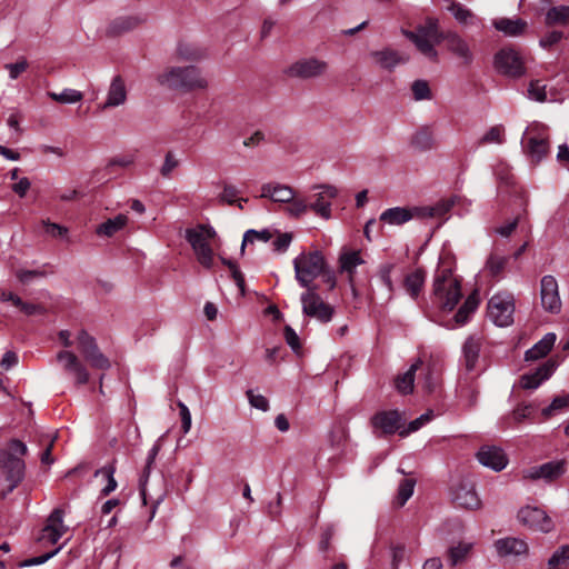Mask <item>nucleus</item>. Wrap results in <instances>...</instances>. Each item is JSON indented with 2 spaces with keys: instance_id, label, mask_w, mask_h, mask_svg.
<instances>
[{
  "instance_id": "8fccbe9b",
  "label": "nucleus",
  "mask_w": 569,
  "mask_h": 569,
  "mask_svg": "<svg viewBox=\"0 0 569 569\" xmlns=\"http://www.w3.org/2000/svg\"><path fill=\"white\" fill-rule=\"evenodd\" d=\"M537 406L535 403H520L518 405L507 420L513 421L515 423H521L527 419H530Z\"/></svg>"
},
{
  "instance_id": "69168bd1",
  "label": "nucleus",
  "mask_w": 569,
  "mask_h": 569,
  "mask_svg": "<svg viewBox=\"0 0 569 569\" xmlns=\"http://www.w3.org/2000/svg\"><path fill=\"white\" fill-rule=\"evenodd\" d=\"M179 166V160L176 159L172 151H168L164 157L163 164L160 172L163 177H169L171 172Z\"/></svg>"
},
{
  "instance_id": "b1692460",
  "label": "nucleus",
  "mask_w": 569,
  "mask_h": 569,
  "mask_svg": "<svg viewBox=\"0 0 569 569\" xmlns=\"http://www.w3.org/2000/svg\"><path fill=\"white\" fill-rule=\"evenodd\" d=\"M260 198H267L274 202L288 203L293 200L295 191L287 184L269 182L261 186Z\"/></svg>"
},
{
  "instance_id": "5701e85b",
  "label": "nucleus",
  "mask_w": 569,
  "mask_h": 569,
  "mask_svg": "<svg viewBox=\"0 0 569 569\" xmlns=\"http://www.w3.org/2000/svg\"><path fill=\"white\" fill-rule=\"evenodd\" d=\"M419 207L413 208H403V207H395L385 210L380 220L385 223L391 226H401L413 218H420V213L418 212Z\"/></svg>"
},
{
  "instance_id": "473e14b6",
  "label": "nucleus",
  "mask_w": 569,
  "mask_h": 569,
  "mask_svg": "<svg viewBox=\"0 0 569 569\" xmlns=\"http://www.w3.org/2000/svg\"><path fill=\"white\" fill-rule=\"evenodd\" d=\"M411 146L419 151H428L436 147L433 131L429 127H421L411 137Z\"/></svg>"
},
{
  "instance_id": "c03bdc74",
  "label": "nucleus",
  "mask_w": 569,
  "mask_h": 569,
  "mask_svg": "<svg viewBox=\"0 0 569 569\" xmlns=\"http://www.w3.org/2000/svg\"><path fill=\"white\" fill-rule=\"evenodd\" d=\"M420 370L422 378L419 380L418 385L421 386L427 393L433 392L439 383L437 372L430 366L425 368L420 366Z\"/></svg>"
},
{
  "instance_id": "49530a36",
  "label": "nucleus",
  "mask_w": 569,
  "mask_h": 569,
  "mask_svg": "<svg viewBox=\"0 0 569 569\" xmlns=\"http://www.w3.org/2000/svg\"><path fill=\"white\" fill-rule=\"evenodd\" d=\"M161 442H162V437L159 438L154 445L152 446V448L149 450L148 452V457H147V463H146V467L143 469V472H142V476H141V479H140V486H141V493L144 495V485L150 476V470H151V466L153 465L159 451L161 450Z\"/></svg>"
},
{
  "instance_id": "f704fd0d",
  "label": "nucleus",
  "mask_w": 569,
  "mask_h": 569,
  "mask_svg": "<svg viewBox=\"0 0 569 569\" xmlns=\"http://www.w3.org/2000/svg\"><path fill=\"white\" fill-rule=\"evenodd\" d=\"M493 26L497 30L503 32L506 36L515 37L521 34L525 31L527 22L519 18H500L493 21Z\"/></svg>"
},
{
  "instance_id": "f257e3e1",
  "label": "nucleus",
  "mask_w": 569,
  "mask_h": 569,
  "mask_svg": "<svg viewBox=\"0 0 569 569\" xmlns=\"http://www.w3.org/2000/svg\"><path fill=\"white\" fill-rule=\"evenodd\" d=\"M461 297V281L453 273L451 261L440 258L432 282L433 303L445 311H451Z\"/></svg>"
},
{
  "instance_id": "7ed1b4c3",
  "label": "nucleus",
  "mask_w": 569,
  "mask_h": 569,
  "mask_svg": "<svg viewBox=\"0 0 569 569\" xmlns=\"http://www.w3.org/2000/svg\"><path fill=\"white\" fill-rule=\"evenodd\" d=\"M217 233L213 228L198 224L186 230V239L190 243L198 262L210 269L213 266L212 242Z\"/></svg>"
},
{
  "instance_id": "20e7f679",
  "label": "nucleus",
  "mask_w": 569,
  "mask_h": 569,
  "mask_svg": "<svg viewBox=\"0 0 569 569\" xmlns=\"http://www.w3.org/2000/svg\"><path fill=\"white\" fill-rule=\"evenodd\" d=\"M327 264L323 254L316 250L301 252L293 260L296 279L303 288H312V281L325 272Z\"/></svg>"
},
{
  "instance_id": "5fc2aeb1",
  "label": "nucleus",
  "mask_w": 569,
  "mask_h": 569,
  "mask_svg": "<svg viewBox=\"0 0 569 569\" xmlns=\"http://www.w3.org/2000/svg\"><path fill=\"white\" fill-rule=\"evenodd\" d=\"M415 32L427 36L433 39L436 42H440L443 39V36L438 28V21L432 18L427 19L426 23L418 27Z\"/></svg>"
},
{
  "instance_id": "423d86ee",
  "label": "nucleus",
  "mask_w": 569,
  "mask_h": 569,
  "mask_svg": "<svg viewBox=\"0 0 569 569\" xmlns=\"http://www.w3.org/2000/svg\"><path fill=\"white\" fill-rule=\"evenodd\" d=\"M525 151L532 162H540L549 152V129L540 122L528 126L525 136Z\"/></svg>"
},
{
  "instance_id": "412c9836",
  "label": "nucleus",
  "mask_w": 569,
  "mask_h": 569,
  "mask_svg": "<svg viewBox=\"0 0 569 569\" xmlns=\"http://www.w3.org/2000/svg\"><path fill=\"white\" fill-rule=\"evenodd\" d=\"M371 422L373 428L380 429L386 435H392L400 431L402 416L398 410L381 411L372 417Z\"/></svg>"
},
{
  "instance_id": "f8f14e48",
  "label": "nucleus",
  "mask_w": 569,
  "mask_h": 569,
  "mask_svg": "<svg viewBox=\"0 0 569 569\" xmlns=\"http://www.w3.org/2000/svg\"><path fill=\"white\" fill-rule=\"evenodd\" d=\"M315 189L320 191L312 196V201L309 203L310 210L325 220L331 219V206L339 194L338 188L332 184H322Z\"/></svg>"
},
{
  "instance_id": "f3484780",
  "label": "nucleus",
  "mask_w": 569,
  "mask_h": 569,
  "mask_svg": "<svg viewBox=\"0 0 569 569\" xmlns=\"http://www.w3.org/2000/svg\"><path fill=\"white\" fill-rule=\"evenodd\" d=\"M128 100V88L122 76L112 77L106 92L104 101L99 106L101 110H108L124 106Z\"/></svg>"
},
{
  "instance_id": "0eeeda50",
  "label": "nucleus",
  "mask_w": 569,
  "mask_h": 569,
  "mask_svg": "<svg viewBox=\"0 0 569 569\" xmlns=\"http://www.w3.org/2000/svg\"><path fill=\"white\" fill-rule=\"evenodd\" d=\"M515 298L509 292H500L488 302V317L498 327H508L513 322Z\"/></svg>"
},
{
  "instance_id": "de8ad7c7",
  "label": "nucleus",
  "mask_w": 569,
  "mask_h": 569,
  "mask_svg": "<svg viewBox=\"0 0 569 569\" xmlns=\"http://www.w3.org/2000/svg\"><path fill=\"white\" fill-rule=\"evenodd\" d=\"M448 10L452 13L455 19L461 24L472 23L476 19L473 12L459 2H452Z\"/></svg>"
},
{
  "instance_id": "e2e57ef3",
  "label": "nucleus",
  "mask_w": 569,
  "mask_h": 569,
  "mask_svg": "<svg viewBox=\"0 0 569 569\" xmlns=\"http://www.w3.org/2000/svg\"><path fill=\"white\" fill-rule=\"evenodd\" d=\"M270 238H271V234L267 230H263V231L248 230L243 236L241 250L243 251L244 247L248 243H252L256 240L267 242Z\"/></svg>"
},
{
  "instance_id": "3c124183",
  "label": "nucleus",
  "mask_w": 569,
  "mask_h": 569,
  "mask_svg": "<svg viewBox=\"0 0 569 569\" xmlns=\"http://www.w3.org/2000/svg\"><path fill=\"white\" fill-rule=\"evenodd\" d=\"M505 141V128L501 124L491 127L479 140V146L501 144Z\"/></svg>"
},
{
  "instance_id": "bf43d9fd",
  "label": "nucleus",
  "mask_w": 569,
  "mask_h": 569,
  "mask_svg": "<svg viewBox=\"0 0 569 569\" xmlns=\"http://www.w3.org/2000/svg\"><path fill=\"white\" fill-rule=\"evenodd\" d=\"M308 210H310L309 204L303 199L296 198H293L291 202H288V207L286 208L287 213L295 218L305 214Z\"/></svg>"
},
{
  "instance_id": "4d7b16f0",
  "label": "nucleus",
  "mask_w": 569,
  "mask_h": 569,
  "mask_svg": "<svg viewBox=\"0 0 569 569\" xmlns=\"http://www.w3.org/2000/svg\"><path fill=\"white\" fill-rule=\"evenodd\" d=\"M18 281L22 284H28L32 282L34 279L42 278L46 276V272L42 270H29L19 268L13 271Z\"/></svg>"
},
{
  "instance_id": "338daca9",
  "label": "nucleus",
  "mask_w": 569,
  "mask_h": 569,
  "mask_svg": "<svg viewBox=\"0 0 569 569\" xmlns=\"http://www.w3.org/2000/svg\"><path fill=\"white\" fill-rule=\"evenodd\" d=\"M392 270H393L392 263L383 264L379 270V278L382 281V283L387 287V289L390 293H392L395 290L393 282L391 280Z\"/></svg>"
},
{
  "instance_id": "72a5a7b5",
  "label": "nucleus",
  "mask_w": 569,
  "mask_h": 569,
  "mask_svg": "<svg viewBox=\"0 0 569 569\" xmlns=\"http://www.w3.org/2000/svg\"><path fill=\"white\" fill-rule=\"evenodd\" d=\"M129 221L127 214L120 213L112 219H108L107 221L99 224L96 229V233L100 237H112L120 230H122Z\"/></svg>"
},
{
  "instance_id": "1a4fd4ad",
  "label": "nucleus",
  "mask_w": 569,
  "mask_h": 569,
  "mask_svg": "<svg viewBox=\"0 0 569 569\" xmlns=\"http://www.w3.org/2000/svg\"><path fill=\"white\" fill-rule=\"evenodd\" d=\"M329 69L327 61L316 57L301 58L284 69L289 78L309 80L325 76Z\"/></svg>"
},
{
  "instance_id": "a18cd8bd",
  "label": "nucleus",
  "mask_w": 569,
  "mask_h": 569,
  "mask_svg": "<svg viewBox=\"0 0 569 569\" xmlns=\"http://www.w3.org/2000/svg\"><path fill=\"white\" fill-rule=\"evenodd\" d=\"M569 565V546L557 549L548 560V569H566Z\"/></svg>"
},
{
  "instance_id": "bb28decb",
  "label": "nucleus",
  "mask_w": 569,
  "mask_h": 569,
  "mask_svg": "<svg viewBox=\"0 0 569 569\" xmlns=\"http://www.w3.org/2000/svg\"><path fill=\"white\" fill-rule=\"evenodd\" d=\"M555 370V363L547 361L532 373L521 376L520 386L523 389L533 390L537 389L545 380H547Z\"/></svg>"
},
{
  "instance_id": "2f4dec72",
  "label": "nucleus",
  "mask_w": 569,
  "mask_h": 569,
  "mask_svg": "<svg viewBox=\"0 0 569 569\" xmlns=\"http://www.w3.org/2000/svg\"><path fill=\"white\" fill-rule=\"evenodd\" d=\"M473 546L475 543L470 541H459L451 546L447 551L449 565L456 567L467 561L472 553Z\"/></svg>"
},
{
  "instance_id": "79ce46f5",
  "label": "nucleus",
  "mask_w": 569,
  "mask_h": 569,
  "mask_svg": "<svg viewBox=\"0 0 569 569\" xmlns=\"http://www.w3.org/2000/svg\"><path fill=\"white\" fill-rule=\"evenodd\" d=\"M508 261L509 258L507 256L492 251L486 261L485 268L491 277L498 278L503 272Z\"/></svg>"
},
{
  "instance_id": "cd10ccee",
  "label": "nucleus",
  "mask_w": 569,
  "mask_h": 569,
  "mask_svg": "<svg viewBox=\"0 0 569 569\" xmlns=\"http://www.w3.org/2000/svg\"><path fill=\"white\" fill-rule=\"evenodd\" d=\"M495 548L500 557L521 556L528 552L527 542L513 537L497 540Z\"/></svg>"
},
{
  "instance_id": "6ab92c4d",
  "label": "nucleus",
  "mask_w": 569,
  "mask_h": 569,
  "mask_svg": "<svg viewBox=\"0 0 569 569\" xmlns=\"http://www.w3.org/2000/svg\"><path fill=\"white\" fill-rule=\"evenodd\" d=\"M57 360L63 362L64 371L74 378L77 385H86L89 381L90 375L87 368L72 351L58 352Z\"/></svg>"
},
{
  "instance_id": "a878e982",
  "label": "nucleus",
  "mask_w": 569,
  "mask_h": 569,
  "mask_svg": "<svg viewBox=\"0 0 569 569\" xmlns=\"http://www.w3.org/2000/svg\"><path fill=\"white\" fill-rule=\"evenodd\" d=\"M365 261L358 250H345L339 256V272L347 273L348 281L353 289L356 268Z\"/></svg>"
},
{
  "instance_id": "39448f33",
  "label": "nucleus",
  "mask_w": 569,
  "mask_h": 569,
  "mask_svg": "<svg viewBox=\"0 0 569 569\" xmlns=\"http://www.w3.org/2000/svg\"><path fill=\"white\" fill-rule=\"evenodd\" d=\"M27 453V446L20 440H11L7 450L0 451V466L11 482L10 490L17 487L24 475V462L21 459Z\"/></svg>"
},
{
  "instance_id": "6e6552de",
  "label": "nucleus",
  "mask_w": 569,
  "mask_h": 569,
  "mask_svg": "<svg viewBox=\"0 0 569 569\" xmlns=\"http://www.w3.org/2000/svg\"><path fill=\"white\" fill-rule=\"evenodd\" d=\"M300 301L305 316L315 318L322 323L331 321L335 315V308L323 301L317 292L316 287L307 289V291L301 295Z\"/></svg>"
},
{
  "instance_id": "864d4df0",
  "label": "nucleus",
  "mask_w": 569,
  "mask_h": 569,
  "mask_svg": "<svg viewBox=\"0 0 569 569\" xmlns=\"http://www.w3.org/2000/svg\"><path fill=\"white\" fill-rule=\"evenodd\" d=\"M433 417H435L433 411L432 410H428L427 412H425L423 415H421L417 419H415L411 422H409L407 428L401 429L399 431V436L405 438V437L409 436L410 433L418 431L425 425L430 422L433 419Z\"/></svg>"
},
{
  "instance_id": "9d476101",
  "label": "nucleus",
  "mask_w": 569,
  "mask_h": 569,
  "mask_svg": "<svg viewBox=\"0 0 569 569\" xmlns=\"http://www.w3.org/2000/svg\"><path fill=\"white\" fill-rule=\"evenodd\" d=\"M78 350L84 360L94 369L107 370L110 368L109 359L100 351L96 339L86 330H80L77 335Z\"/></svg>"
},
{
  "instance_id": "2eb2a0df",
  "label": "nucleus",
  "mask_w": 569,
  "mask_h": 569,
  "mask_svg": "<svg viewBox=\"0 0 569 569\" xmlns=\"http://www.w3.org/2000/svg\"><path fill=\"white\" fill-rule=\"evenodd\" d=\"M518 519L522 525L542 532H550L553 529L551 518L538 507L527 506L521 508L518 512Z\"/></svg>"
},
{
  "instance_id": "052dcab7",
  "label": "nucleus",
  "mask_w": 569,
  "mask_h": 569,
  "mask_svg": "<svg viewBox=\"0 0 569 569\" xmlns=\"http://www.w3.org/2000/svg\"><path fill=\"white\" fill-rule=\"evenodd\" d=\"M411 90L416 100H427L431 98L429 84L425 80H416L411 86Z\"/></svg>"
},
{
  "instance_id": "603ef678",
  "label": "nucleus",
  "mask_w": 569,
  "mask_h": 569,
  "mask_svg": "<svg viewBox=\"0 0 569 569\" xmlns=\"http://www.w3.org/2000/svg\"><path fill=\"white\" fill-rule=\"evenodd\" d=\"M416 481L413 479H403L399 483L395 502L398 507L405 506L413 493Z\"/></svg>"
},
{
  "instance_id": "f03ea898",
  "label": "nucleus",
  "mask_w": 569,
  "mask_h": 569,
  "mask_svg": "<svg viewBox=\"0 0 569 569\" xmlns=\"http://www.w3.org/2000/svg\"><path fill=\"white\" fill-rule=\"evenodd\" d=\"M157 83L169 90L193 91L208 88V80L201 70L193 66H168L156 74Z\"/></svg>"
},
{
  "instance_id": "a19ab883",
  "label": "nucleus",
  "mask_w": 569,
  "mask_h": 569,
  "mask_svg": "<svg viewBox=\"0 0 569 569\" xmlns=\"http://www.w3.org/2000/svg\"><path fill=\"white\" fill-rule=\"evenodd\" d=\"M174 58L180 61L196 62L203 58V52L189 43H179L174 51Z\"/></svg>"
},
{
  "instance_id": "c9c22d12",
  "label": "nucleus",
  "mask_w": 569,
  "mask_h": 569,
  "mask_svg": "<svg viewBox=\"0 0 569 569\" xmlns=\"http://www.w3.org/2000/svg\"><path fill=\"white\" fill-rule=\"evenodd\" d=\"M457 198L441 200L435 206L419 207L420 218H441L455 206Z\"/></svg>"
},
{
  "instance_id": "37998d69",
  "label": "nucleus",
  "mask_w": 569,
  "mask_h": 569,
  "mask_svg": "<svg viewBox=\"0 0 569 569\" xmlns=\"http://www.w3.org/2000/svg\"><path fill=\"white\" fill-rule=\"evenodd\" d=\"M479 305L478 293L477 291L472 292L468 296L463 305L459 308L458 312L455 316L456 322L459 325H463L469 319V316L473 313Z\"/></svg>"
},
{
  "instance_id": "c756f323",
  "label": "nucleus",
  "mask_w": 569,
  "mask_h": 569,
  "mask_svg": "<svg viewBox=\"0 0 569 569\" xmlns=\"http://www.w3.org/2000/svg\"><path fill=\"white\" fill-rule=\"evenodd\" d=\"M426 282V271L417 268L408 272L402 281V287L411 299L416 300L423 290Z\"/></svg>"
},
{
  "instance_id": "0e129e2a",
  "label": "nucleus",
  "mask_w": 569,
  "mask_h": 569,
  "mask_svg": "<svg viewBox=\"0 0 569 569\" xmlns=\"http://www.w3.org/2000/svg\"><path fill=\"white\" fill-rule=\"evenodd\" d=\"M222 262L226 266H228V268L230 269L231 274H232V279L234 280L237 287L240 290V295L244 296V293H246V288H244L246 283H244V277H243L242 272L237 268L236 263H233L232 261L223 259Z\"/></svg>"
},
{
  "instance_id": "ea45409f",
  "label": "nucleus",
  "mask_w": 569,
  "mask_h": 569,
  "mask_svg": "<svg viewBox=\"0 0 569 569\" xmlns=\"http://www.w3.org/2000/svg\"><path fill=\"white\" fill-rule=\"evenodd\" d=\"M545 22L547 26L569 24V6H556L548 9Z\"/></svg>"
},
{
  "instance_id": "9b49d317",
  "label": "nucleus",
  "mask_w": 569,
  "mask_h": 569,
  "mask_svg": "<svg viewBox=\"0 0 569 569\" xmlns=\"http://www.w3.org/2000/svg\"><path fill=\"white\" fill-rule=\"evenodd\" d=\"M493 64L499 73L510 78H519L526 72L522 57L512 48L499 50L495 54Z\"/></svg>"
},
{
  "instance_id": "393cba45",
  "label": "nucleus",
  "mask_w": 569,
  "mask_h": 569,
  "mask_svg": "<svg viewBox=\"0 0 569 569\" xmlns=\"http://www.w3.org/2000/svg\"><path fill=\"white\" fill-rule=\"evenodd\" d=\"M370 57L376 64L386 70H393L397 66L406 63L409 59L408 56L392 49L373 51L370 53Z\"/></svg>"
},
{
  "instance_id": "c85d7f7f",
  "label": "nucleus",
  "mask_w": 569,
  "mask_h": 569,
  "mask_svg": "<svg viewBox=\"0 0 569 569\" xmlns=\"http://www.w3.org/2000/svg\"><path fill=\"white\" fill-rule=\"evenodd\" d=\"M403 33L416 44L417 49L425 56V58L433 62L438 61V52L435 49V44L437 42L433 39L413 31H403Z\"/></svg>"
},
{
  "instance_id": "58836bf2",
  "label": "nucleus",
  "mask_w": 569,
  "mask_h": 569,
  "mask_svg": "<svg viewBox=\"0 0 569 569\" xmlns=\"http://www.w3.org/2000/svg\"><path fill=\"white\" fill-rule=\"evenodd\" d=\"M114 472L116 466L113 462L96 470L94 477H102L106 480V486L100 490L101 497H107L117 489L118 483L114 479Z\"/></svg>"
},
{
  "instance_id": "4c0bfd02",
  "label": "nucleus",
  "mask_w": 569,
  "mask_h": 569,
  "mask_svg": "<svg viewBox=\"0 0 569 569\" xmlns=\"http://www.w3.org/2000/svg\"><path fill=\"white\" fill-rule=\"evenodd\" d=\"M556 342L555 333H547L532 348L526 351V360H538L543 358L553 347Z\"/></svg>"
},
{
  "instance_id": "4be33fe9",
  "label": "nucleus",
  "mask_w": 569,
  "mask_h": 569,
  "mask_svg": "<svg viewBox=\"0 0 569 569\" xmlns=\"http://www.w3.org/2000/svg\"><path fill=\"white\" fill-rule=\"evenodd\" d=\"M479 462L495 471L506 468L508 459L502 449L498 447H482L477 453Z\"/></svg>"
},
{
  "instance_id": "a211bd4d",
  "label": "nucleus",
  "mask_w": 569,
  "mask_h": 569,
  "mask_svg": "<svg viewBox=\"0 0 569 569\" xmlns=\"http://www.w3.org/2000/svg\"><path fill=\"white\" fill-rule=\"evenodd\" d=\"M453 502L468 510H477L481 507V500L472 482L462 480L452 490Z\"/></svg>"
},
{
  "instance_id": "13d9d810",
  "label": "nucleus",
  "mask_w": 569,
  "mask_h": 569,
  "mask_svg": "<svg viewBox=\"0 0 569 569\" xmlns=\"http://www.w3.org/2000/svg\"><path fill=\"white\" fill-rule=\"evenodd\" d=\"M528 96L535 101L545 102L547 100L546 84H542L539 80L531 81Z\"/></svg>"
},
{
  "instance_id": "aec40b11",
  "label": "nucleus",
  "mask_w": 569,
  "mask_h": 569,
  "mask_svg": "<svg viewBox=\"0 0 569 569\" xmlns=\"http://www.w3.org/2000/svg\"><path fill=\"white\" fill-rule=\"evenodd\" d=\"M447 49L453 53L463 66H470L473 61V53L468 42L456 32L443 36Z\"/></svg>"
},
{
  "instance_id": "dca6fc26",
  "label": "nucleus",
  "mask_w": 569,
  "mask_h": 569,
  "mask_svg": "<svg viewBox=\"0 0 569 569\" xmlns=\"http://www.w3.org/2000/svg\"><path fill=\"white\" fill-rule=\"evenodd\" d=\"M540 300L542 308L551 313H558L561 309L558 282L555 277L543 276L540 281Z\"/></svg>"
},
{
  "instance_id": "e433bc0d",
  "label": "nucleus",
  "mask_w": 569,
  "mask_h": 569,
  "mask_svg": "<svg viewBox=\"0 0 569 569\" xmlns=\"http://www.w3.org/2000/svg\"><path fill=\"white\" fill-rule=\"evenodd\" d=\"M421 365V360L418 359L402 376L396 379V388L400 393L409 395L413 391L416 371L420 369Z\"/></svg>"
},
{
  "instance_id": "ddd939ff",
  "label": "nucleus",
  "mask_w": 569,
  "mask_h": 569,
  "mask_svg": "<svg viewBox=\"0 0 569 569\" xmlns=\"http://www.w3.org/2000/svg\"><path fill=\"white\" fill-rule=\"evenodd\" d=\"M67 531L68 527L63 522V510L57 508L48 517L38 540L42 545H56Z\"/></svg>"
},
{
  "instance_id": "774afa93",
  "label": "nucleus",
  "mask_w": 569,
  "mask_h": 569,
  "mask_svg": "<svg viewBox=\"0 0 569 569\" xmlns=\"http://www.w3.org/2000/svg\"><path fill=\"white\" fill-rule=\"evenodd\" d=\"M250 405L259 410L267 411L269 409V401L262 395H256L252 390L247 391Z\"/></svg>"
},
{
  "instance_id": "680f3d73",
  "label": "nucleus",
  "mask_w": 569,
  "mask_h": 569,
  "mask_svg": "<svg viewBox=\"0 0 569 569\" xmlns=\"http://www.w3.org/2000/svg\"><path fill=\"white\" fill-rule=\"evenodd\" d=\"M239 196V190L236 186L224 183L221 193L219 194V201L234 204Z\"/></svg>"
},
{
  "instance_id": "4468645a",
  "label": "nucleus",
  "mask_w": 569,
  "mask_h": 569,
  "mask_svg": "<svg viewBox=\"0 0 569 569\" xmlns=\"http://www.w3.org/2000/svg\"><path fill=\"white\" fill-rule=\"evenodd\" d=\"M566 471L565 460L549 461L541 466H533L522 471V479L525 480H543L551 482L558 479Z\"/></svg>"
},
{
  "instance_id": "6e6d98bb",
  "label": "nucleus",
  "mask_w": 569,
  "mask_h": 569,
  "mask_svg": "<svg viewBox=\"0 0 569 569\" xmlns=\"http://www.w3.org/2000/svg\"><path fill=\"white\" fill-rule=\"evenodd\" d=\"M569 405V396L556 397L552 402L541 410V416L545 420L551 418Z\"/></svg>"
},
{
  "instance_id": "09e8293b",
  "label": "nucleus",
  "mask_w": 569,
  "mask_h": 569,
  "mask_svg": "<svg viewBox=\"0 0 569 569\" xmlns=\"http://www.w3.org/2000/svg\"><path fill=\"white\" fill-rule=\"evenodd\" d=\"M48 96L59 103H76L83 99V93L76 89H63L60 93L48 92Z\"/></svg>"
},
{
  "instance_id": "7c9ffc66",
  "label": "nucleus",
  "mask_w": 569,
  "mask_h": 569,
  "mask_svg": "<svg viewBox=\"0 0 569 569\" xmlns=\"http://www.w3.org/2000/svg\"><path fill=\"white\" fill-rule=\"evenodd\" d=\"M481 340L478 337H469L462 347L463 353V365L468 372H472L476 369L480 350H481Z\"/></svg>"
}]
</instances>
